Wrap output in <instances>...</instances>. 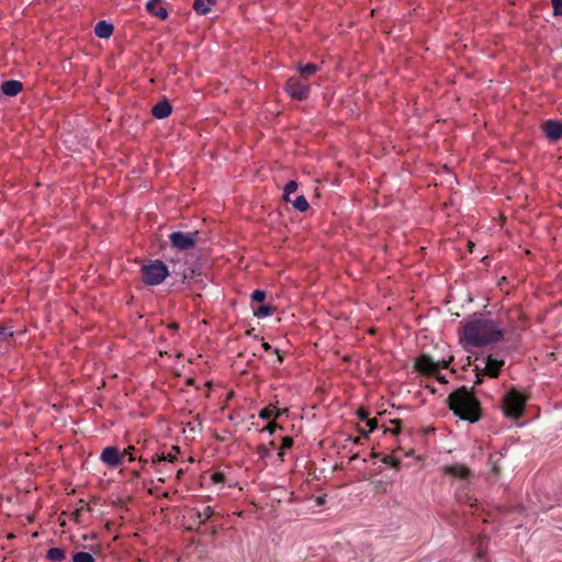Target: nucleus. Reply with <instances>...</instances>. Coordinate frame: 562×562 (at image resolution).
<instances>
[{
	"label": "nucleus",
	"mask_w": 562,
	"mask_h": 562,
	"mask_svg": "<svg viewBox=\"0 0 562 562\" xmlns=\"http://www.w3.org/2000/svg\"><path fill=\"white\" fill-rule=\"evenodd\" d=\"M459 340L464 347H485L504 339L505 330L491 313H474L460 322Z\"/></svg>",
	"instance_id": "f257e3e1"
},
{
	"label": "nucleus",
	"mask_w": 562,
	"mask_h": 562,
	"mask_svg": "<svg viewBox=\"0 0 562 562\" xmlns=\"http://www.w3.org/2000/svg\"><path fill=\"white\" fill-rule=\"evenodd\" d=\"M447 403L453 414L462 420L474 424L482 416L481 403L473 389L458 387L448 395Z\"/></svg>",
	"instance_id": "f03ea898"
},
{
	"label": "nucleus",
	"mask_w": 562,
	"mask_h": 562,
	"mask_svg": "<svg viewBox=\"0 0 562 562\" xmlns=\"http://www.w3.org/2000/svg\"><path fill=\"white\" fill-rule=\"evenodd\" d=\"M442 472L459 481L458 486L456 487V497L460 502H464L470 506H473L472 497L470 496V490L473 479V473L469 468L461 463H453L449 465H445L442 468Z\"/></svg>",
	"instance_id": "7ed1b4c3"
},
{
	"label": "nucleus",
	"mask_w": 562,
	"mask_h": 562,
	"mask_svg": "<svg viewBox=\"0 0 562 562\" xmlns=\"http://www.w3.org/2000/svg\"><path fill=\"white\" fill-rule=\"evenodd\" d=\"M449 361H435L430 356L423 353L415 359L414 369L426 376H435L440 383H447L445 375L440 374V369H446Z\"/></svg>",
	"instance_id": "20e7f679"
},
{
	"label": "nucleus",
	"mask_w": 562,
	"mask_h": 562,
	"mask_svg": "<svg viewBox=\"0 0 562 562\" xmlns=\"http://www.w3.org/2000/svg\"><path fill=\"white\" fill-rule=\"evenodd\" d=\"M527 397L517 389H510L503 396L502 407L505 416L518 419L526 406Z\"/></svg>",
	"instance_id": "39448f33"
},
{
	"label": "nucleus",
	"mask_w": 562,
	"mask_h": 562,
	"mask_svg": "<svg viewBox=\"0 0 562 562\" xmlns=\"http://www.w3.org/2000/svg\"><path fill=\"white\" fill-rule=\"evenodd\" d=\"M143 281L147 285H159L169 276L168 267L159 259L151 260L140 268Z\"/></svg>",
	"instance_id": "423d86ee"
},
{
	"label": "nucleus",
	"mask_w": 562,
	"mask_h": 562,
	"mask_svg": "<svg viewBox=\"0 0 562 562\" xmlns=\"http://www.w3.org/2000/svg\"><path fill=\"white\" fill-rule=\"evenodd\" d=\"M284 90L292 99L303 101L310 95L311 85L299 76H292L286 80Z\"/></svg>",
	"instance_id": "0eeeda50"
},
{
	"label": "nucleus",
	"mask_w": 562,
	"mask_h": 562,
	"mask_svg": "<svg viewBox=\"0 0 562 562\" xmlns=\"http://www.w3.org/2000/svg\"><path fill=\"white\" fill-rule=\"evenodd\" d=\"M199 232H173L169 235V240L171 243V247L180 250L187 251L195 247L198 243Z\"/></svg>",
	"instance_id": "6e6552de"
},
{
	"label": "nucleus",
	"mask_w": 562,
	"mask_h": 562,
	"mask_svg": "<svg viewBox=\"0 0 562 562\" xmlns=\"http://www.w3.org/2000/svg\"><path fill=\"white\" fill-rule=\"evenodd\" d=\"M476 361L480 363H475V371H482L485 375L493 379L498 378L499 372L505 364L504 359L495 358L492 355L476 358Z\"/></svg>",
	"instance_id": "1a4fd4ad"
},
{
	"label": "nucleus",
	"mask_w": 562,
	"mask_h": 562,
	"mask_svg": "<svg viewBox=\"0 0 562 562\" xmlns=\"http://www.w3.org/2000/svg\"><path fill=\"white\" fill-rule=\"evenodd\" d=\"M541 130L550 143H555L562 138V122L558 120H547L541 124Z\"/></svg>",
	"instance_id": "9d476101"
},
{
	"label": "nucleus",
	"mask_w": 562,
	"mask_h": 562,
	"mask_svg": "<svg viewBox=\"0 0 562 562\" xmlns=\"http://www.w3.org/2000/svg\"><path fill=\"white\" fill-rule=\"evenodd\" d=\"M100 460L110 468H117L123 464L124 454L116 447H105L100 456Z\"/></svg>",
	"instance_id": "9b49d317"
},
{
	"label": "nucleus",
	"mask_w": 562,
	"mask_h": 562,
	"mask_svg": "<svg viewBox=\"0 0 562 562\" xmlns=\"http://www.w3.org/2000/svg\"><path fill=\"white\" fill-rule=\"evenodd\" d=\"M172 112L171 103L164 98L151 108V114L154 117L161 120L168 117Z\"/></svg>",
	"instance_id": "f8f14e48"
},
{
	"label": "nucleus",
	"mask_w": 562,
	"mask_h": 562,
	"mask_svg": "<svg viewBox=\"0 0 562 562\" xmlns=\"http://www.w3.org/2000/svg\"><path fill=\"white\" fill-rule=\"evenodd\" d=\"M23 90V83L19 80H5L0 86V91L7 97H15Z\"/></svg>",
	"instance_id": "ddd939ff"
},
{
	"label": "nucleus",
	"mask_w": 562,
	"mask_h": 562,
	"mask_svg": "<svg viewBox=\"0 0 562 562\" xmlns=\"http://www.w3.org/2000/svg\"><path fill=\"white\" fill-rule=\"evenodd\" d=\"M161 0H149L146 3V10L154 16L159 18L160 20H166L168 18V11L166 8L160 5Z\"/></svg>",
	"instance_id": "4468645a"
},
{
	"label": "nucleus",
	"mask_w": 562,
	"mask_h": 562,
	"mask_svg": "<svg viewBox=\"0 0 562 562\" xmlns=\"http://www.w3.org/2000/svg\"><path fill=\"white\" fill-rule=\"evenodd\" d=\"M113 30L112 23L101 20L94 26V34L100 38H109L113 34Z\"/></svg>",
	"instance_id": "2eb2a0df"
},
{
	"label": "nucleus",
	"mask_w": 562,
	"mask_h": 562,
	"mask_svg": "<svg viewBox=\"0 0 562 562\" xmlns=\"http://www.w3.org/2000/svg\"><path fill=\"white\" fill-rule=\"evenodd\" d=\"M317 70H318V66L314 63H308L305 65L297 66V71L300 74L299 77H301L307 81L313 75H315L317 72Z\"/></svg>",
	"instance_id": "dca6fc26"
},
{
	"label": "nucleus",
	"mask_w": 562,
	"mask_h": 562,
	"mask_svg": "<svg viewBox=\"0 0 562 562\" xmlns=\"http://www.w3.org/2000/svg\"><path fill=\"white\" fill-rule=\"evenodd\" d=\"M46 559L52 562H60L66 559V551L58 547L49 548L46 552Z\"/></svg>",
	"instance_id": "f3484780"
},
{
	"label": "nucleus",
	"mask_w": 562,
	"mask_h": 562,
	"mask_svg": "<svg viewBox=\"0 0 562 562\" xmlns=\"http://www.w3.org/2000/svg\"><path fill=\"white\" fill-rule=\"evenodd\" d=\"M213 2L214 0H207V2L204 0H194L192 8L198 15H205L211 11L210 4Z\"/></svg>",
	"instance_id": "a211bd4d"
},
{
	"label": "nucleus",
	"mask_w": 562,
	"mask_h": 562,
	"mask_svg": "<svg viewBox=\"0 0 562 562\" xmlns=\"http://www.w3.org/2000/svg\"><path fill=\"white\" fill-rule=\"evenodd\" d=\"M254 315L259 318L271 316L274 312V307L270 304H262L258 307H252Z\"/></svg>",
	"instance_id": "6ab92c4d"
},
{
	"label": "nucleus",
	"mask_w": 562,
	"mask_h": 562,
	"mask_svg": "<svg viewBox=\"0 0 562 562\" xmlns=\"http://www.w3.org/2000/svg\"><path fill=\"white\" fill-rule=\"evenodd\" d=\"M214 515V509L211 506H205L202 512L194 510V516L199 519V524H205Z\"/></svg>",
	"instance_id": "aec40b11"
},
{
	"label": "nucleus",
	"mask_w": 562,
	"mask_h": 562,
	"mask_svg": "<svg viewBox=\"0 0 562 562\" xmlns=\"http://www.w3.org/2000/svg\"><path fill=\"white\" fill-rule=\"evenodd\" d=\"M291 202H292L293 207L300 212H305L310 207V203L304 195H297Z\"/></svg>",
	"instance_id": "412c9836"
},
{
	"label": "nucleus",
	"mask_w": 562,
	"mask_h": 562,
	"mask_svg": "<svg viewBox=\"0 0 562 562\" xmlns=\"http://www.w3.org/2000/svg\"><path fill=\"white\" fill-rule=\"evenodd\" d=\"M281 413L282 412L279 409H276V407L268 406V407L262 408L259 412V417L261 419L269 420L272 416H274L276 418L279 417L281 415Z\"/></svg>",
	"instance_id": "4be33fe9"
},
{
	"label": "nucleus",
	"mask_w": 562,
	"mask_h": 562,
	"mask_svg": "<svg viewBox=\"0 0 562 562\" xmlns=\"http://www.w3.org/2000/svg\"><path fill=\"white\" fill-rule=\"evenodd\" d=\"M297 190V182L294 181V180H290L285 183L284 188H283V199L286 201V202H290L291 199H290V195L292 193H294L295 191Z\"/></svg>",
	"instance_id": "5701e85b"
},
{
	"label": "nucleus",
	"mask_w": 562,
	"mask_h": 562,
	"mask_svg": "<svg viewBox=\"0 0 562 562\" xmlns=\"http://www.w3.org/2000/svg\"><path fill=\"white\" fill-rule=\"evenodd\" d=\"M72 562H95V559L89 552L78 551L74 553Z\"/></svg>",
	"instance_id": "b1692460"
},
{
	"label": "nucleus",
	"mask_w": 562,
	"mask_h": 562,
	"mask_svg": "<svg viewBox=\"0 0 562 562\" xmlns=\"http://www.w3.org/2000/svg\"><path fill=\"white\" fill-rule=\"evenodd\" d=\"M14 330L10 325L0 324V342L13 337Z\"/></svg>",
	"instance_id": "393cba45"
},
{
	"label": "nucleus",
	"mask_w": 562,
	"mask_h": 562,
	"mask_svg": "<svg viewBox=\"0 0 562 562\" xmlns=\"http://www.w3.org/2000/svg\"><path fill=\"white\" fill-rule=\"evenodd\" d=\"M180 449L179 447L173 446L171 448V451L167 453H162L161 457H158V461H168V462H175L177 460V454L179 453Z\"/></svg>",
	"instance_id": "a878e982"
},
{
	"label": "nucleus",
	"mask_w": 562,
	"mask_h": 562,
	"mask_svg": "<svg viewBox=\"0 0 562 562\" xmlns=\"http://www.w3.org/2000/svg\"><path fill=\"white\" fill-rule=\"evenodd\" d=\"M382 462L396 470L401 467V460L392 456L383 457Z\"/></svg>",
	"instance_id": "bb28decb"
},
{
	"label": "nucleus",
	"mask_w": 562,
	"mask_h": 562,
	"mask_svg": "<svg viewBox=\"0 0 562 562\" xmlns=\"http://www.w3.org/2000/svg\"><path fill=\"white\" fill-rule=\"evenodd\" d=\"M292 446H293V439L291 437L285 436L282 438L281 450L279 452L280 459H283V451L286 449H290Z\"/></svg>",
	"instance_id": "cd10ccee"
},
{
	"label": "nucleus",
	"mask_w": 562,
	"mask_h": 562,
	"mask_svg": "<svg viewBox=\"0 0 562 562\" xmlns=\"http://www.w3.org/2000/svg\"><path fill=\"white\" fill-rule=\"evenodd\" d=\"M267 293L263 290H255L251 293V300L254 302H263L266 300Z\"/></svg>",
	"instance_id": "c85d7f7f"
},
{
	"label": "nucleus",
	"mask_w": 562,
	"mask_h": 562,
	"mask_svg": "<svg viewBox=\"0 0 562 562\" xmlns=\"http://www.w3.org/2000/svg\"><path fill=\"white\" fill-rule=\"evenodd\" d=\"M554 16H562V0H551Z\"/></svg>",
	"instance_id": "c756f323"
},
{
	"label": "nucleus",
	"mask_w": 562,
	"mask_h": 562,
	"mask_svg": "<svg viewBox=\"0 0 562 562\" xmlns=\"http://www.w3.org/2000/svg\"><path fill=\"white\" fill-rule=\"evenodd\" d=\"M257 453L259 454V457H260L261 459H266V458H268V457H269L270 451H269V449H268L265 445H260V446H258V448H257Z\"/></svg>",
	"instance_id": "7c9ffc66"
},
{
	"label": "nucleus",
	"mask_w": 562,
	"mask_h": 562,
	"mask_svg": "<svg viewBox=\"0 0 562 562\" xmlns=\"http://www.w3.org/2000/svg\"><path fill=\"white\" fill-rule=\"evenodd\" d=\"M278 428H281L277 423L268 424L263 430L268 431L269 435H273Z\"/></svg>",
	"instance_id": "2f4dec72"
},
{
	"label": "nucleus",
	"mask_w": 562,
	"mask_h": 562,
	"mask_svg": "<svg viewBox=\"0 0 562 562\" xmlns=\"http://www.w3.org/2000/svg\"><path fill=\"white\" fill-rule=\"evenodd\" d=\"M366 424H367V427L369 428L368 432H371L375 428H378V420L375 418H369Z\"/></svg>",
	"instance_id": "473e14b6"
},
{
	"label": "nucleus",
	"mask_w": 562,
	"mask_h": 562,
	"mask_svg": "<svg viewBox=\"0 0 562 562\" xmlns=\"http://www.w3.org/2000/svg\"><path fill=\"white\" fill-rule=\"evenodd\" d=\"M357 416H358V418H359L360 420L366 422V423H367V422H368V419H369V415H368V413H367L364 409H359V411L357 412Z\"/></svg>",
	"instance_id": "72a5a7b5"
},
{
	"label": "nucleus",
	"mask_w": 562,
	"mask_h": 562,
	"mask_svg": "<svg viewBox=\"0 0 562 562\" xmlns=\"http://www.w3.org/2000/svg\"><path fill=\"white\" fill-rule=\"evenodd\" d=\"M212 479L215 483H223L224 482V474L223 473H215L212 475Z\"/></svg>",
	"instance_id": "f704fd0d"
},
{
	"label": "nucleus",
	"mask_w": 562,
	"mask_h": 562,
	"mask_svg": "<svg viewBox=\"0 0 562 562\" xmlns=\"http://www.w3.org/2000/svg\"><path fill=\"white\" fill-rule=\"evenodd\" d=\"M483 375H485L482 371H476V380L474 385H479L483 382Z\"/></svg>",
	"instance_id": "c9c22d12"
},
{
	"label": "nucleus",
	"mask_w": 562,
	"mask_h": 562,
	"mask_svg": "<svg viewBox=\"0 0 562 562\" xmlns=\"http://www.w3.org/2000/svg\"><path fill=\"white\" fill-rule=\"evenodd\" d=\"M273 353H276V355H277V361H278L279 363H282V362H283V355L281 353V351H280L279 349H274V350H273Z\"/></svg>",
	"instance_id": "e433bc0d"
},
{
	"label": "nucleus",
	"mask_w": 562,
	"mask_h": 562,
	"mask_svg": "<svg viewBox=\"0 0 562 562\" xmlns=\"http://www.w3.org/2000/svg\"><path fill=\"white\" fill-rule=\"evenodd\" d=\"M261 347H262V349H263L265 351H267V352H270V351H272V352H273V350H274V349L272 348V346H271L270 344H268V342H262Z\"/></svg>",
	"instance_id": "4c0bfd02"
},
{
	"label": "nucleus",
	"mask_w": 562,
	"mask_h": 562,
	"mask_svg": "<svg viewBox=\"0 0 562 562\" xmlns=\"http://www.w3.org/2000/svg\"><path fill=\"white\" fill-rule=\"evenodd\" d=\"M134 450V447H128L127 449L124 450V452L122 454H130V461H133L134 460V457L132 456V451Z\"/></svg>",
	"instance_id": "58836bf2"
},
{
	"label": "nucleus",
	"mask_w": 562,
	"mask_h": 562,
	"mask_svg": "<svg viewBox=\"0 0 562 562\" xmlns=\"http://www.w3.org/2000/svg\"><path fill=\"white\" fill-rule=\"evenodd\" d=\"M367 438H368V435H367V434H363V436L357 437V438H355V439H352V440H353V442H355V443L360 445V443H362V440H363V439H367Z\"/></svg>",
	"instance_id": "ea45409f"
},
{
	"label": "nucleus",
	"mask_w": 562,
	"mask_h": 562,
	"mask_svg": "<svg viewBox=\"0 0 562 562\" xmlns=\"http://www.w3.org/2000/svg\"><path fill=\"white\" fill-rule=\"evenodd\" d=\"M379 456H380V453H378V452H375V451H372V452L370 453V457H371L372 459L379 458Z\"/></svg>",
	"instance_id": "a19ab883"
},
{
	"label": "nucleus",
	"mask_w": 562,
	"mask_h": 562,
	"mask_svg": "<svg viewBox=\"0 0 562 562\" xmlns=\"http://www.w3.org/2000/svg\"><path fill=\"white\" fill-rule=\"evenodd\" d=\"M359 458H360L359 453H355V454L351 456L350 461H355V460H357Z\"/></svg>",
	"instance_id": "79ce46f5"
},
{
	"label": "nucleus",
	"mask_w": 562,
	"mask_h": 562,
	"mask_svg": "<svg viewBox=\"0 0 562 562\" xmlns=\"http://www.w3.org/2000/svg\"><path fill=\"white\" fill-rule=\"evenodd\" d=\"M391 423H392V424H395V425H397V426H400V424H401V420H397V419H392V420H391Z\"/></svg>",
	"instance_id": "37998d69"
},
{
	"label": "nucleus",
	"mask_w": 562,
	"mask_h": 562,
	"mask_svg": "<svg viewBox=\"0 0 562 562\" xmlns=\"http://www.w3.org/2000/svg\"><path fill=\"white\" fill-rule=\"evenodd\" d=\"M389 431H390V432H392L393 435H397V434H398V431H400V429H398V427H397L396 429H394V430H391V429H390Z\"/></svg>",
	"instance_id": "c03bdc74"
},
{
	"label": "nucleus",
	"mask_w": 562,
	"mask_h": 562,
	"mask_svg": "<svg viewBox=\"0 0 562 562\" xmlns=\"http://www.w3.org/2000/svg\"><path fill=\"white\" fill-rule=\"evenodd\" d=\"M183 474V470L178 471V477H180Z\"/></svg>",
	"instance_id": "a18cd8bd"
},
{
	"label": "nucleus",
	"mask_w": 562,
	"mask_h": 562,
	"mask_svg": "<svg viewBox=\"0 0 562 562\" xmlns=\"http://www.w3.org/2000/svg\"><path fill=\"white\" fill-rule=\"evenodd\" d=\"M171 328H178L177 324L171 325Z\"/></svg>",
	"instance_id": "49530a36"
}]
</instances>
